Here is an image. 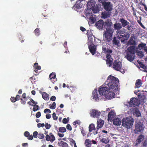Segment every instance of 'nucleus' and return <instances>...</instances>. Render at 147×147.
Returning a JSON list of instances; mask_svg holds the SVG:
<instances>
[{
    "instance_id": "nucleus-1",
    "label": "nucleus",
    "mask_w": 147,
    "mask_h": 147,
    "mask_svg": "<svg viewBox=\"0 0 147 147\" xmlns=\"http://www.w3.org/2000/svg\"><path fill=\"white\" fill-rule=\"evenodd\" d=\"M118 83V79L115 77L110 75L107 78L104 84L102 86H103L104 88L107 89V94L109 95L111 94V93L113 94L111 99L114 97L115 94H119Z\"/></svg>"
},
{
    "instance_id": "nucleus-2",
    "label": "nucleus",
    "mask_w": 147,
    "mask_h": 147,
    "mask_svg": "<svg viewBox=\"0 0 147 147\" xmlns=\"http://www.w3.org/2000/svg\"><path fill=\"white\" fill-rule=\"evenodd\" d=\"M95 3V2L91 0L88 2L87 5L88 10L86 12V16L87 18L89 20V23L91 24L94 23L96 20V16L93 14L92 11L94 13H96L99 11Z\"/></svg>"
},
{
    "instance_id": "nucleus-3",
    "label": "nucleus",
    "mask_w": 147,
    "mask_h": 147,
    "mask_svg": "<svg viewBox=\"0 0 147 147\" xmlns=\"http://www.w3.org/2000/svg\"><path fill=\"white\" fill-rule=\"evenodd\" d=\"M107 89L105 88H104L103 86H100L99 88L95 89L92 93V99L96 101H98L99 99H100V96H104L106 98L109 99H111L112 97L113 94L111 93V94L109 95L107 94L108 93Z\"/></svg>"
},
{
    "instance_id": "nucleus-4",
    "label": "nucleus",
    "mask_w": 147,
    "mask_h": 147,
    "mask_svg": "<svg viewBox=\"0 0 147 147\" xmlns=\"http://www.w3.org/2000/svg\"><path fill=\"white\" fill-rule=\"evenodd\" d=\"M134 122L133 119L131 117L123 118L122 120V126L127 129L132 127Z\"/></svg>"
},
{
    "instance_id": "nucleus-5",
    "label": "nucleus",
    "mask_w": 147,
    "mask_h": 147,
    "mask_svg": "<svg viewBox=\"0 0 147 147\" xmlns=\"http://www.w3.org/2000/svg\"><path fill=\"white\" fill-rule=\"evenodd\" d=\"M114 32L112 28L107 29L104 32V37L105 39L108 42L111 41L112 39L113 34Z\"/></svg>"
},
{
    "instance_id": "nucleus-6",
    "label": "nucleus",
    "mask_w": 147,
    "mask_h": 147,
    "mask_svg": "<svg viewBox=\"0 0 147 147\" xmlns=\"http://www.w3.org/2000/svg\"><path fill=\"white\" fill-rule=\"evenodd\" d=\"M140 104V102L138 99L135 98H133L131 99L129 102L125 103V105L129 109L132 107H135V105L138 106Z\"/></svg>"
},
{
    "instance_id": "nucleus-7",
    "label": "nucleus",
    "mask_w": 147,
    "mask_h": 147,
    "mask_svg": "<svg viewBox=\"0 0 147 147\" xmlns=\"http://www.w3.org/2000/svg\"><path fill=\"white\" fill-rule=\"evenodd\" d=\"M93 37L92 36H88V44L90 52L92 55H94L96 50V47L93 44Z\"/></svg>"
},
{
    "instance_id": "nucleus-8",
    "label": "nucleus",
    "mask_w": 147,
    "mask_h": 147,
    "mask_svg": "<svg viewBox=\"0 0 147 147\" xmlns=\"http://www.w3.org/2000/svg\"><path fill=\"white\" fill-rule=\"evenodd\" d=\"M116 36L117 38L123 43H125L127 39V36L125 34L124 32L119 31L117 32Z\"/></svg>"
},
{
    "instance_id": "nucleus-9",
    "label": "nucleus",
    "mask_w": 147,
    "mask_h": 147,
    "mask_svg": "<svg viewBox=\"0 0 147 147\" xmlns=\"http://www.w3.org/2000/svg\"><path fill=\"white\" fill-rule=\"evenodd\" d=\"M122 64L121 62L119 60H116L113 64V67L115 70L120 71L122 73H124V71L123 69H121Z\"/></svg>"
},
{
    "instance_id": "nucleus-10",
    "label": "nucleus",
    "mask_w": 147,
    "mask_h": 147,
    "mask_svg": "<svg viewBox=\"0 0 147 147\" xmlns=\"http://www.w3.org/2000/svg\"><path fill=\"white\" fill-rule=\"evenodd\" d=\"M144 128L143 124L140 122H136L135 125V132L136 134H138L142 131Z\"/></svg>"
},
{
    "instance_id": "nucleus-11",
    "label": "nucleus",
    "mask_w": 147,
    "mask_h": 147,
    "mask_svg": "<svg viewBox=\"0 0 147 147\" xmlns=\"http://www.w3.org/2000/svg\"><path fill=\"white\" fill-rule=\"evenodd\" d=\"M112 52L111 50H109V51L106 53V63L107 65L109 67H110L112 63L113 59L111 55V53Z\"/></svg>"
},
{
    "instance_id": "nucleus-12",
    "label": "nucleus",
    "mask_w": 147,
    "mask_h": 147,
    "mask_svg": "<svg viewBox=\"0 0 147 147\" xmlns=\"http://www.w3.org/2000/svg\"><path fill=\"white\" fill-rule=\"evenodd\" d=\"M98 1L103 5L104 9L108 11H111L112 9V5L110 2H103L102 0H98Z\"/></svg>"
},
{
    "instance_id": "nucleus-13",
    "label": "nucleus",
    "mask_w": 147,
    "mask_h": 147,
    "mask_svg": "<svg viewBox=\"0 0 147 147\" xmlns=\"http://www.w3.org/2000/svg\"><path fill=\"white\" fill-rule=\"evenodd\" d=\"M123 115H119L117 117L114 118L113 120V124L117 126H119L121 124V119L123 118Z\"/></svg>"
},
{
    "instance_id": "nucleus-14",
    "label": "nucleus",
    "mask_w": 147,
    "mask_h": 147,
    "mask_svg": "<svg viewBox=\"0 0 147 147\" xmlns=\"http://www.w3.org/2000/svg\"><path fill=\"white\" fill-rule=\"evenodd\" d=\"M101 112L98 110L93 109L90 111V115L93 118H98L100 116Z\"/></svg>"
},
{
    "instance_id": "nucleus-15",
    "label": "nucleus",
    "mask_w": 147,
    "mask_h": 147,
    "mask_svg": "<svg viewBox=\"0 0 147 147\" xmlns=\"http://www.w3.org/2000/svg\"><path fill=\"white\" fill-rule=\"evenodd\" d=\"M132 113H133L134 115L137 117H140L141 115L140 111L135 107H132L129 109Z\"/></svg>"
},
{
    "instance_id": "nucleus-16",
    "label": "nucleus",
    "mask_w": 147,
    "mask_h": 147,
    "mask_svg": "<svg viewBox=\"0 0 147 147\" xmlns=\"http://www.w3.org/2000/svg\"><path fill=\"white\" fill-rule=\"evenodd\" d=\"M116 114L115 111L114 110H111L109 113L108 115V120L111 121L112 119L115 117Z\"/></svg>"
},
{
    "instance_id": "nucleus-17",
    "label": "nucleus",
    "mask_w": 147,
    "mask_h": 147,
    "mask_svg": "<svg viewBox=\"0 0 147 147\" xmlns=\"http://www.w3.org/2000/svg\"><path fill=\"white\" fill-rule=\"evenodd\" d=\"M96 25L98 29H102L104 26V22L102 20H100L96 23Z\"/></svg>"
},
{
    "instance_id": "nucleus-18",
    "label": "nucleus",
    "mask_w": 147,
    "mask_h": 147,
    "mask_svg": "<svg viewBox=\"0 0 147 147\" xmlns=\"http://www.w3.org/2000/svg\"><path fill=\"white\" fill-rule=\"evenodd\" d=\"M126 52V55L125 56L126 58L129 61H131L134 60V54Z\"/></svg>"
},
{
    "instance_id": "nucleus-19",
    "label": "nucleus",
    "mask_w": 147,
    "mask_h": 147,
    "mask_svg": "<svg viewBox=\"0 0 147 147\" xmlns=\"http://www.w3.org/2000/svg\"><path fill=\"white\" fill-rule=\"evenodd\" d=\"M140 93H138V96L139 99V101L140 102L141 104H142L143 103L146 102V96L144 95H140L139 94Z\"/></svg>"
},
{
    "instance_id": "nucleus-20",
    "label": "nucleus",
    "mask_w": 147,
    "mask_h": 147,
    "mask_svg": "<svg viewBox=\"0 0 147 147\" xmlns=\"http://www.w3.org/2000/svg\"><path fill=\"white\" fill-rule=\"evenodd\" d=\"M112 25V23L111 20H107L104 23V27L105 28L108 29L110 28Z\"/></svg>"
},
{
    "instance_id": "nucleus-21",
    "label": "nucleus",
    "mask_w": 147,
    "mask_h": 147,
    "mask_svg": "<svg viewBox=\"0 0 147 147\" xmlns=\"http://www.w3.org/2000/svg\"><path fill=\"white\" fill-rule=\"evenodd\" d=\"M50 136L47 135L46 136V140L47 141H50L51 142H53L55 140V138L54 136L51 133L50 134Z\"/></svg>"
},
{
    "instance_id": "nucleus-22",
    "label": "nucleus",
    "mask_w": 147,
    "mask_h": 147,
    "mask_svg": "<svg viewBox=\"0 0 147 147\" xmlns=\"http://www.w3.org/2000/svg\"><path fill=\"white\" fill-rule=\"evenodd\" d=\"M104 123V122L103 120L100 119H98L97 123V129H98L102 127Z\"/></svg>"
},
{
    "instance_id": "nucleus-23",
    "label": "nucleus",
    "mask_w": 147,
    "mask_h": 147,
    "mask_svg": "<svg viewBox=\"0 0 147 147\" xmlns=\"http://www.w3.org/2000/svg\"><path fill=\"white\" fill-rule=\"evenodd\" d=\"M144 135L141 134L138 137V138L136 140L135 143L136 145L139 144L144 139Z\"/></svg>"
},
{
    "instance_id": "nucleus-24",
    "label": "nucleus",
    "mask_w": 147,
    "mask_h": 147,
    "mask_svg": "<svg viewBox=\"0 0 147 147\" xmlns=\"http://www.w3.org/2000/svg\"><path fill=\"white\" fill-rule=\"evenodd\" d=\"M49 78L51 80L52 82L54 83L57 81V79L56 78V75L55 73L52 72L50 74L49 76Z\"/></svg>"
},
{
    "instance_id": "nucleus-25",
    "label": "nucleus",
    "mask_w": 147,
    "mask_h": 147,
    "mask_svg": "<svg viewBox=\"0 0 147 147\" xmlns=\"http://www.w3.org/2000/svg\"><path fill=\"white\" fill-rule=\"evenodd\" d=\"M126 52H129V53L134 54L135 53V47L134 46H131L128 47L127 50Z\"/></svg>"
},
{
    "instance_id": "nucleus-26",
    "label": "nucleus",
    "mask_w": 147,
    "mask_h": 147,
    "mask_svg": "<svg viewBox=\"0 0 147 147\" xmlns=\"http://www.w3.org/2000/svg\"><path fill=\"white\" fill-rule=\"evenodd\" d=\"M40 93H41L42 98L45 100H47L49 99V97L48 94L44 92H42L41 91H40Z\"/></svg>"
},
{
    "instance_id": "nucleus-27",
    "label": "nucleus",
    "mask_w": 147,
    "mask_h": 147,
    "mask_svg": "<svg viewBox=\"0 0 147 147\" xmlns=\"http://www.w3.org/2000/svg\"><path fill=\"white\" fill-rule=\"evenodd\" d=\"M120 21L122 24V25L123 27H125L129 24V22L124 20L123 18L121 19L120 20Z\"/></svg>"
},
{
    "instance_id": "nucleus-28",
    "label": "nucleus",
    "mask_w": 147,
    "mask_h": 147,
    "mask_svg": "<svg viewBox=\"0 0 147 147\" xmlns=\"http://www.w3.org/2000/svg\"><path fill=\"white\" fill-rule=\"evenodd\" d=\"M114 28L117 30H119L122 28L121 24L119 23H116L114 24Z\"/></svg>"
},
{
    "instance_id": "nucleus-29",
    "label": "nucleus",
    "mask_w": 147,
    "mask_h": 147,
    "mask_svg": "<svg viewBox=\"0 0 147 147\" xmlns=\"http://www.w3.org/2000/svg\"><path fill=\"white\" fill-rule=\"evenodd\" d=\"M33 67L35 69L34 71L36 73L38 72V70H40L41 69V67L40 66L38 65V64L37 63H35L34 64Z\"/></svg>"
},
{
    "instance_id": "nucleus-30",
    "label": "nucleus",
    "mask_w": 147,
    "mask_h": 147,
    "mask_svg": "<svg viewBox=\"0 0 147 147\" xmlns=\"http://www.w3.org/2000/svg\"><path fill=\"white\" fill-rule=\"evenodd\" d=\"M113 44L117 46V47H119L120 45V44L119 43V40H117L115 37H114L113 39Z\"/></svg>"
},
{
    "instance_id": "nucleus-31",
    "label": "nucleus",
    "mask_w": 147,
    "mask_h": 147,
    "mask_svg": "<svg viewBox=\"0 0 147 147\" xmlns=\"http://www.w3.org/2000/svg\"><path fill=\"white\" fill-rule=\"evenodd\" d=\"M146 44L144 43L139 44L138 46V49L140 50L144 49V50L145 48L146 47Z\"/></svg>"
},
{
    "instance_id": "nucleus-32",
    "label": "nucleus",
    "mask_w": 147,
    "mask_h": 147,
    "mask_svg": "<svg viewBox=\"0 0 147 147\" xmlns=\"http://www.w3.org/2000/svg\"><path fill=\"white\" fill-rule=\"evenodd\" d=\"M109 12H102V14L101 18L104 19L107 18L109 16Z\"/></svg>"
},
{
    "instance_id": "nucleus-33",
    "label": "nucleus",
    "mask_w": 147,
    "mask_h": 147,
    "mask_svg": "<svg viewBox=\"0 0 147 147\" xmlns=\"http://www.w3.org/2000/svg\"><path fill=\"white\" fill-rule=\"evenodd\" d=\"M142 84L141 80L138 79L136 80V88H138L140 87Z\"/></svg>"
},
{
    "instance_id": "nucleus-34",
    "label": "nucleus",
    "mask_w": 147,
    "mask_h": 147,
    "mask_svg": "<svg viewBox=\"0 0 147 147\" xmlns=\"http://www.w3.org/2000/svg\"><path fill=\"white\" fill-rule=\"evenodd\" d=\"M107 45L106 43L103 44L102 46V51L103 52L106 53L109 51V50H108V48H106V45Z\"/></svg>"
},
{
    "instance_id": "nucleus-35",
    "label": "nucleus",
    "mask_w": 147,
    "mask_h": 147,
    "mask_svg": "<svg viewBox=\"0 0 147 147\" xmlns=\"http://www.w3.org/2000/svg\"><path fill=\"white\" fill-rule=\"evenodd\" d=\"M58 144L59 145L62 147H68L67 144L63 141H60L59 142Z\"/></svg>"
},
{
    "instance_id": "nucleus-36",
    "label": "nucleus",
    "mask_w": 147,
    "mask_h": 147,
    "mask_svg": "<svg viewBox=\"0 0 147 147\" xmlns=\"http://www.w3.org/2000/svg\"><path fill=\"white\" fill-rule=\"evenodd\" d=\"M136 44V42L134 40V38L131 37L128 42V45H135Z\"/></svg>"
},
{
    "instance_id": "nucleus-37",
    "label": "nucleus",
    "mask_w": 147,
    "mask_h": 147,
    "mask_svg": "<svg viewBox=\"0 0 147 147\" xmlns=\"http://www.w3.org/2000/svg\"><path fill=\"white\" fill-rule=\"evenodd\" d=\"M100 141L103 143L107 144L109 142V140L107 138H105L102 139Z\"/></svg>"
},
{
    "instance_id": "nucleus-38",
    "label": "nucleus",
    "mask_w": 147,
    "mask_h": 147,
    "mask_svg": "<svg viewBox=\"0 0 147 147\" xmlns=\"http://www.w3.org/2000/svg\"><path fill=\"white\" fill-rule=\"evenodd\" d=\"M89 131L90 132L92 131L95 129L94 125L93 124H90L89 126Z\"/></svg>"
},
{
    "instance_id": "nucleus-39",
    "label": "nucleus",
    "mask_w": 147,
    "mask_h": 147,
    "mask_svg": "<svg viewBox=\"0 0 147 147\" xmlns=\"http://www.w3.org/2000/svg\"><path fill=\"white\" fill-rule=\"evenodd\" d=\"M82 5L80 4L79 5L78 4L76 3L73 6V7L75 9H80L82 7Z\"/></svg>"
},
{
    "instance_id": "nucleus-40",
    "label": "nucleus",
    "mask_w": 147,
    "mask_h": 147,
    "mask_svg": "<svg viewBox=\"0 0 147 147\" xmlns=\"http://www.w3.org/2000/svg\"><path fill=\"white\" fill-rule=\"evenodd\" d=\"M91 141L89 139H87L85 141V144L86 146H89L91 144Z\"/></svg>"
},
{
    "instance_id": "nucleus-41",
    "label": "nucleus",
    "mask_w": 147,
    "mask_h": 147,
    "mask_svg": "<svg viewBox=\"0 0 147 147\" xmlns=\"http://www.w3.org/2000/svg\"><path fill=\"white\" fill-rule=\"evenodd\" d=\"M59 132L64 133L66 131V129L65 127H61L59 128Z\"/></svg>"
},
{
    "instance_id": "nucleus-42",
    "label": "nucleus",
    "mask_w": 147,
    "mask_h": 147,
    "mask_svg": "<svg viewBox=\"0 0 147 147\" xmlns=\"http://www.w3.org/2000/svg\"><path fill=\"white\" fill-rule=\"evenodd\" d=\"M137 55L139 58H141L143 57L144 54L143 53L142 51H139L137 53Z\"/></svg>"
},
{
    "instance_id": "nucleus-43",
    "label": "nucleus",
    "mask_w": 147,
    "mask_h": 147,
    "mask_svg": "<svg viewBox=\"0 0 147 147\" xmlns=\"http://www.w3.org/2000/svg\"><path fill=\"white\" fill-rule=\"evenodd\" d=\"M34 108H33V110L34 111H36L38 109V106L37 105H33Z\"/></svg>"
},
{
    "instance_id": "nucleus-44",
    "label": "nucleus",
    "mask_w": 147,
    "mask_h": 147,
    "mask_svg": "<svg viewBox=\"0 0 147 147\" xmlns=\"http://www.w3.org/2000/svg\"><path fill=\"white\" fill-rule=\"evenodd\" d=\"M34 32L36 36H38L40 34L39 30L38 29H36L34 30Z\"/></svg>"
},
{
    "instance_id": "nucleus-45",
    "label": "nucleus",
    "mask_w": 147,
    "mask_h": 147,
    "mask_svg": "<svg viewBox=\"0 0 147 147\" xmlns=\"http://www.w3.org/2000/svg\"><path fill=\"white\" fill-rule=\"evenodd\" d=\"M44 136L42 134H38V137L40 139H42L44 138Z\"/></svg>"
},
{
    "instance_id": "nucleus-46",
    "label": "nucleus",
    "mask_w": 147,
    "mask_h": 147,
    "mask_svg": "<svg viewBox=\"0 0 147 147\" xmlns=\"http://www.w3.org/2000/svg\"><path fill=\"white\" fill-rule=\"evenodd\" d=\"M56 103L55 102H53L52 105L50 107V108L51 109H54L55 108Z\"/></svg>"
},
{
    "instance_id": "nucleus-47",
    "label": "nucleus",
    "mask_w": 147,
    "mask_h": 147,
    "mask_svg": "<svg viewBox=\"0 0 147 147\" xmlns=\"http://www.w3.org/2000/svg\"><path fill=\"white\" fill-rule=\"evenodd\" d=\"M52 117L54 120H56L57 119L58 117L56 116V114L55 113H54L53 114Z\"/></svg>"
},
{
    "instance_id": "nucleus-48",
    "label": "nucleus",
    "mask_w": 147,
    "mask_h": 147,
    "mask_svg": "<svg viewBox=\"0 0 147 147\" xmlns=\"http://www.w3.org/2000/svg\"><path fill=\"white\" fill-rule=\"evenodd\" d=\"M37 127L38 128L40 127H43L45 125L44 123H39L37 124Z\"/></svg>"
},
{
    "instance_id": "nucleus-49",
    "label": "nucleus",
    "mask_w": 147,
    "mask_h": 147,
    "mask_svg": "<svg viewBox=\"0 0 147 147\" xmlns=\"http://www.w3.org/2000/svg\"><path fill=\"white\" fill-rule=\"evenodd\" d=\"M45 128L47 129H49L51 127V125L49 124H48V123H46L45 125Z\"/></svg>"
},
{
    "instance_id": "nucleus-50",
    "label": "nucleus",
    "mask_w": 147,
    "mask_h": 147,
    "mask_svg": "<svg viewBox=\"0 0 147 147\" xmlns=\"http://www.w3.org/2000/svg\"><path fill=\"white\" fill-rule=\"evenodd\" d=\"M38 133L36 131L34 132L33 133V136L34 138H36L37 137V135L38 136Z\"/></svg>"
},
{
    "instance_id": "nucleus-51",
    "label": "nucleus",
    "mask_w": 147,
    "mask_h": 147,
    "mask_svg": "<svg viewBox=\"0 0 147 147\" xmlns=\"http://www.w3.org/2000/svg\"><path fill=\"white\" fill-rule=\"evenodd\" d=\"M44 113H51V111L50 109H46L44 110Z\"/></svg>"
},
{
    "instance_id": "nucleus-52",
    "label": "nucleus",
    "mask_w": 147,
    "mask_h": 147,
    "mask_svg": "<svg viewBox=\"0 0 147 147\" xmlns=\"http://www.w3.org/2000/svg\"><path fill=\"white\" fill-rule=\"evenodd\" d=\"M66 128L67 129H69L70 130H71L72 129V128L71 126L69 124H68L67 125Z\"/></svg>"
},
{
    "instance_id": "nucleus-53",
    "label": "nucleus",
    "mask_w": 147,
    "mask_h": 147,
    "mask_svg": "<svg viewBox=\"0 0 147 147\" xmlns=\"http://www.w3.org/2000/svg\"><path fill=\"white\" fill-rule=\"evenodd\" d=\"M80 123V122L79 121H76L73 123V124L74 125H76V124L79 125Z\"/></svg>"
},
{
    "instance_id": "nucleus-54",
    "label": "nucleus",
    "mask_w": 147,
    "mask_h": 147,
    "mask_svg": "<svg viewBox=\"0 0 147 147\" xmlns=\"http://www.w3.org/2000/svg\"><path fill=\"white\" fill-rule=\"evenodd\" d=\"M41 116V113L40 112H38L37 113L36 115V117L37 118Z\"/></svg>"
},
{
    "instance_id": "nucleus-55",
    "label": "nucleus",
    "mask_w": 147,
    "mask_h": 147,
    "mask_svg": "<svg viewBox=\"0 0 147 147\" xmlns=\"http://www.w3.org/2000/svg\"><path fill=\"white\" fill-rule=\"evenodd\" d=\"M24 136L26 137H28L29 135V133L28 131H26L24 133Z\"/></svg>"
},
{
    "instance_id": "nucleus-56",
    "label": "nucleus",
    "mask_w": 147,
    "mask_h": 147,
    "mask_svg": "<svg viewBox=\"0 0 147 147\" xmlns=\"http://www.w3.org/2000/svg\"><path fill=\"white\" fill-rule=\"evenodd\" d=\"M55 99L56 97L55 96H52L50 98V100L52 101H54L55 100Z\"/></svg>"
},
{
    "instance_id": "nucleus-57",
    "label": "nucleus",
    "mask_w": 147,
    "mask_h": 147,
    "mask_svg": "<svg viewBox=\"0 0 147 147\" xmlns=\"http://www.w3.org/2000/svg\"><path fill=\"white\" fill-rule=\"evenodd\" d=\"M70 141L72 144H73L74 146L76 145L75 141L74 140H73V139H72Z\"/></svg>"
},
{
    "instance_id": "nucleus-58",
    "label": "nucleus",
    "mask_w": 147,
    "mask_h": 147,
    "mask_svg": "<svg viewBox=\"0 0 147 147\" xmlns=\"http://www.w3.org/2000/svg\"><path fill=\"white\" fill-rule=\"evenodd\" d=\"M33 139V136L32 135H29L28 136V139L30 140H31Z\"/></svg>"
},
{
    "instance_id": "nucleus-59",
    "label": "nucleus",
    "mask_w": 147,
    "mask_h": 147,
    "mask_svg": "<svg viewBox=\"0 0 147 147\" xmlns=\"http://www.w3.org/2000/svg\"><path fill=\"white\" fill-rule=\"evenodd\" d=\"M68 122V121L66 118H64L63 120V123H66Z\"/></svg>"
},
{
    "instance_id": "nucleus-60",
    "label": "nucleus",
    "mask_w": 147,
    "mask_h": 147,
    "mask_svg": "<svg viewBox=\"0 0 147 147\" xmlns=\"http://www.w3.org/2000/svg\"><path fill=\"white\" fill-rule=\"evenodd\" d=\"M11 100L12 102H15L16 101V98L14 97H11Z\"/></svg>"
},
{
    "instance_id": "nucleus-61",
    "label": "nucleus",
    "mask_w": 147,
    "mask_h": 147,
    "mask_svg": "<svg viewBox=\"0 0 147 147\" xmlns=\"http://www.w3.org/2000/svg\"><path fill=\"white\" fill-rule=\"evenodd\" d=\"M143 144L144 146H146L147 145V140L143 142Z\"/></svg>"
},
{
    "instance_id": "nucleus-62",
    "label": "nucleus",
    "mask_w": 147,
    "mask_h": 147,
    "mask_svg": "<svg viewBox=\"0 0 147 147\" xmlns=\"http://www.w3.org/2000/svg\"><path fill=\"white\" fill-rule=\"evenodd\" d=\"M58 135L60 137H63L64 136V135L63 134L58 133Z\"/></svg>"
},
{
    "instance_id": "nucleus-63",
    "label": "nucleus",
    "mask_w": 147,
    "mask_h": 147,
    "mask_svg": "<svg viewBox=\"0 0 147 147\" xmlns=\"http://www.w3.org/2000/svg\"><path fill=\"white\" fill-rule=\"evenodd\" d=\"M80 30L83 32H84L86 30V29H85V28L83 27H80Z\"/></svg>"
},
{
    "instance_id": "nucleus-64",
    "label": "nucleus",
    "mask_w": 147,
    "mask_h": 147,
    "mask_svg": "<svg viewBox=\"0 0 147 147\" xmlns=\"http://www.w3.org/2000/svg\"><path fill=\"white\" fill-rule=\"evenodd\" d=\"M51 116L50 114H47L46 115V118L47 119H49L51 118Z\"/></svg>"
}]
</instances>
